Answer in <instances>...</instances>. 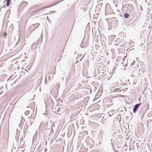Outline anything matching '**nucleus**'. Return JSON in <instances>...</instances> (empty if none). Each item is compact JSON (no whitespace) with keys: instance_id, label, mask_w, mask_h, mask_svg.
Segmentation results:
<instances>
[{"instance_id":"1","label":"nucleus","mask_w":152,"mask_h":152,"mask_svg":"<svg viewBox=\"0 0 152 152\" xmlns=\"http://www.w3.org/2000/svg\"><path fill=\"white\" fill-rule=\"evenodd\" d=\"M126 6V10L128 12H131L133 10L134 7L131 4H127Z\"/></svg>"},{"instance_id":"2","label":"nucleus","mask_w":152,"mask_h":152,"mask_svg":"<svg viewBox=\"0 0 152 152\" xmlns=\"http://www.w3.org/2000/svg\"><path fill=\"white\" fill-rule=\"evenodd\" d=\"M141 104V103H140L139 104H136L134 106L133 108V112L134 113H135L137 109L140 106V105Z\"/></svg>"},{"instance_id":"3","label":"nucleus","mask_w":152,"mask_h":152,"mask_svg":"<svg viewBox=\"0 0 152 152\" xmlns=\"http://www.w3.org/2000/svg\"><path fill=\"white\" fill-rule=\"evenodd\" d=\"M115 113V111L114 110H112L109 111L108 113L109 114V116L110 117L113 115Z\"/></svg>"},{"instance_id":"4","label":"nucleus","mask_w":152,"mask_h":152,"mask_svg":"<svg viewBox=\"0 0 152 152\" xmlns=\"http://www.w3.org/2000/svg\"><path fill=\"white\" fill-rule=\"evenodd\" d=\"M124 17L126 18H127L129 17V14L127 13H124Z\"/></svg>"},{"instance_id":"5","label":"nucleus","mask_w":152,"mask_h":152,"mask_svg":"<svg viewBox=\"0 0 152 152\" xmlns=\"http://www.w3.org/2000/svg\"><path fill=\"white\" fill-rule=\"evenodd\" d=\"M30 113V111L29 110H27L26 111L25 113V114L27 115H28Z\"/></svg>"},{"instance_id":"6","label":"nucleus","mask_w":152,"mask_h":152,"mask_svg":"<svg viewBox=\"0 0 152 152\" xmlns=\"http://www.w3.org/2000/svg\"><path fill=\"white\" fill-rule=\"evenodd\" d=\"M10 1H7L6 5L7 7L9 6Z\"/></svg>"},{"instance_id":"7","label":"nucleus","mask_w":152,"mask_h":152,"mask_svg":"<svg viewBox=\"0 0 152 152\" xmlns=\"http://www.w3.org/2000/svg\"><path fill=\"white\" fill-rule=\"evenodd\" d=\"M32 110L33 111H34V108L32 109Z\"/></svg>"},{"instance_id":"8","label":"nucleus","mask_w":152,"mask_h":152,"mask_svg":"<svg viewBox=\"0 0 152 152\" xmlns=\"http://www.w3.org/2000/svg\"><path fill=\"white\" fill-rule=\"evenodd\" d=\"M2 92H1V93H0V94H2Z\"/></svg>"},{"instance_id":"9","label":"nucleus","mask_w":152,"mask_h":152,"mask_svg":"<svg viewBox=\"0 0 152 152\" xmlns=\"http://www.w3.org/2000/svg\"><path fill=\"white\" fill-rule=\"evenodd\" d=\"M102 70V71H104V70Z\"/></svg>"}]
</instances>
